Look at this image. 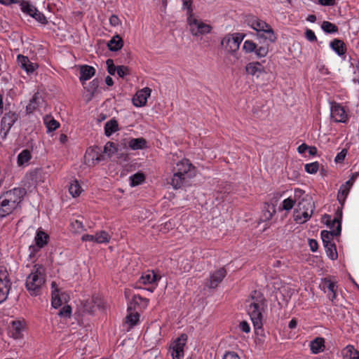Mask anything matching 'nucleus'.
I'll return each instance as SVG.
<instances>
[{"label": "nucleus", "mask_w": 359, "mask_h": 359, "mask_svg": "<svg viewBox=\"0 0 359 359\" xmlns=\"http://www.w3.org/2000/svg\"><path fill=\"white\" fill-rule=\"evenodd\" d=\"M46 269L40 264L34 265L26 278L25 286L32 296L39 295L46 282Z\"/></svg>", "instance_id": "obj_1"}, {"label": "nucleus", "mask_w": 359, "mask_h": 359, "mask_svg": "<svg viewBox=\"0 0 359 359\" xmlns=\"http://www.w3.org/2000/svg\"><path fill=\"white\" fill-rule=\"evenodd\" d=\"M247 311L255 328L262 326V312L266 306L264 296L255 291L248 301Z\"/></svg>", "instance_id": "obj_2"}, {"label": "nucleus", "mask_w": 359, "mask_h": 359, "mask_svg": "<svg viewBox=\"0 0 359 359\" xmlns=\"http://www.w3.org/2000/svg\"><path fill=\"white\" fill-rule=\"evenodd\" d=\"M315 206L311 198H303L297 204L294 212V219L297 223L304 224L307 222L313 213Z\"/></svg>", "instance_id": "obj_3"}, {"label": "nucleus", "mask_w": 359, "mask_h": 359, "mask_svg": "<svg viewBox=\"0 0 359 359\" xmlns=\"http://www.w3.org/2000/svg\"><path fill=\"white\" fill-rule=\"evenodd\" d=\"M248 25L257 32L259 37L264 38L270 42L276 41V36L271 28L266 22L256 17H252L248 20Z\"/></svg>", "instance_id": "obj_4"}, {"label": "nucleus", "mask_w": 359, "mask_h": 359, "mask_svg": "<svg viewBox=\"0 0 359 359\" xmlns=\"http://www.w3.org/2000/svg\"><path fill=\"white\" fill-rule=\"evenodd\" d=\"M187 25L192 35L198 36L208 34L212 27L194 14L187 16Z\"/></svg>", "instance_id": "obj_5"}, {"label": "nucleus", "mask_w": 359, "mask_h": 359, "mask_svg": "<svg viewBox=\"0 0 359 359\" xmlns=\"http://www.w3.org/2000/svg\"><path fill=\"white\" fill-rule=\"evenodd\" d=\"M27 329V325L24 319L12 320L8 329V336L15 340H20L24 337V332Z\"/></svg>", "instance_id": "obj_6"}, {"label": "nucleus", "mask_w": 359, "mask_h": 359, "mask_svg": "<svg viewBox=\"0 0 359 359\" xmlns=\"http://www.w3.org/2000/svg\"><path fill=\"white\" fill-rule=\"evenodd\" d=\"M244 38L241 34L226 35L222 40V46L229 53H235L239 49L240 44Z\"/></svg>", "instance_id": "obj_7"}, {"label": "nucleus", "mask_w": 359, "mask_h": 359, "mask_svg": "<svg viewBox=\"0 0 359 359\" xmlns=\"http://www.w3.org/2000/svg\"><path fill=\"white\" fill-rule=\"evenodd\" d=\"M187 341V336L186 334H182L172 342L170 350L172 359H183L184 347L186 345Z\"/></svg>", "instance_id": "obj_8"}, {"label": "nucleus", "mask_w": 359, "mask_h": 359, "mask_svg": "<svg viewBox=\"0 0 359 359\" xmlns=\"http://www.w3.org/2000/svg\"><path fill=\"white\" fill-rule=\"evenodd\" d=\"M11 287V281L6 268L0 266V303L7 298Z\"/></svg>", "instance_id": "obj_9"}, {"label": "nucleus", "mask_w": 359, "mask_h": 359, "mask_svg": "<svg viewBox=\"0 0 359 359\" xmlns=\"http://www.w3.org/2000/svg\"><path fill=\"white\" fill-rule=\"evenodd\" d=\"M18 116L15 112L9 111L3 116L1 121L0 134L3 138H5L10 131L11 128L18 120Z\"/></svg>", "instance_id": "obj_10"}, {"label": "nucleus", "mask_w": 359, "mask_h": 359, "mask_svg": "<svg viewBox=\"0 0 359 359\" xmlns=\"http://www.w3.org/2000/svg\"><path fill=\"white\" fill-rule=\"evenodd\" d=\"M26 191L23 188H14L10 191H6L3 195L5 196L6 201H10L13 205L17 207L21 203L23 196L25 195Z\"/></svg>", "instance_id": "obj_11"}, {"label": "nucleus", "mask_w": 359, "mask_h": 359, "mask_svg": "<svg viewBox=\"0 0 359 359\" xmlns=\"http://www.w3.org/2000/svg\"><path fill=\"white\" fill-rule=\"evenodd\" d=\"M193 169L194 167L189 161L187 159L182 158L176 163V165L173 167L172 171L190 179L192 177L191 171Z\"/></svg>", "instance_id": "obj_12"}, {"label": "nucleus", "mask_w": 359, "mask_h": 359, "mask_svg": "<svg viewBox=\"0 0 359 359\" xmlns=\"http://www.w3.org/2000/svg\"><path fill=\"white\" fill-rule=\"evenodd\" d=\"M160 279L161 276L157 275L154 271H147L142 273L139 279V283L143 285H150L151 287L147 290L152 292L157 285V281Z\"/></svg>", "instance_id": "obj_13"}, {"label": "nucleus", "mask_w": 359, "mask_h": 359, "mask_svg": "<svg viewBox=\"0 0 359 359\" xmlns=\"http://www.w3.org/2000/svg\"><path fill=\"white\" fill-rule=\"evenodd\" d=\"M51 305L57 309L62 306L63 302H67L66 294L60 291L55 281L51 283Z\"/></svg>", "instance_id": "obj_14"}, {"label": "nucleus", "mask_w": 359, "mask_h": 359, "mask_svg": "<svg viewBox=\"0 0 359 359\" xmlns=\"http://www.w3.org/2000/svg\"><path fill=\"white\" fill-rule=\"evenodd\" d=\"M48 236L44 231H37L34 237V245L29 247L30 255L32 257L34 254L38 252L41 248L44 247L48 243Z\"/></svg>", "instance_id": "obj_15"}, {"label": "nucleus", "mask_w": 359, "mask_h": 359, "mask_svg": "<svg viewBox=\"0 0 359 359\" xmlns=\"http://www.w3.org/2000/svg\"><path fill=\"white\" fill-rule=\"evenodd\" d=\"M17 62L19 67L23 69L28 75L33 74L39 67L37 63L31 62L28 57L22 55H18Z\"/></svg>", "instance_id": "obj_16"}, {"label": "nucleus", "mask_w": 359, "mask_h": 359, "mask_svg": "<svg viewBox=\"0 0 359 359\" xmlns=\"http://www.w3.org/2000/svg\"><path fill=\"white\" fill-rule=\"evenodd\" d=\"M151 90L148 88H144L138 90L133 98V103L137 107H142L146 105L147 99L150 97Z\"/></svg>", "instance_id": "obj_17"}, {"label": "nucleus", "mask_w": 359, "mask_h": 359, "mask_svg": "<svg viewBox=\"0 0 359 359\" xmlns=\"http://www.w3.org/2000/svg\"><path fill=\"white\" fill-rule=\"evenodd\" d=\"M125 296L130 302L129 309H135L136 306L141 309H145L148 305L149 300L147 299L143 298L139 294L131 295L129 290H126Z\"/></svg>", "instance_id": "obj_18"}, {"label": "nucleus", "mask_w": 359, "mask_h": 359, "mask_svg": "<svg viewBox=\"0 0 359 359\" xmlns=\"http://www.w3.org/2000/svg\"><path fill=\"white\" fill-rule=\"evenodd\" d=\"M333 224H337L336 230H332L331 231L324 230L321 231V238L325 247H327V245L332 244L331 241L333 236H338L341 232V222L338 219H334L333 220Z\"/></svg>", "instance_id": "obj_19"}, {"label": "nucleus", "mask_w": 359, "mask_h": 359, "mask_svg": "<svg viewBox=\"0 0 359 359\" xmlns=\"http://www.w3.org/2000/svg\"><path fill=\"white\" fill-rule=\"evenodd\" d=\"M331 117L336 122L344 123L347 120V114L344 107L336 103L332 104L331 106Z\"/></svg>", "instance_id": "obj_20"}, {"label": "nucleus", "mask_w": 359, "mask_h": 359, "mask_svg": "<svg viewBox=\"0 0 359 359\" xmlns=\"http://www.w3.org/2000/svg\"><path fill=\"white\" fill-rule=\"evenodd\" d=\"M245 71L248 74L257 78H259L260 76L266 73L264 67L262 63L259 62H252L248 63L245 67Z\"/></svg>", "instance_id": "obj_21"}, {"label": "nucleus", "mask_w": 359, "mask_h": 359, "mask_svg": "<svg viewBox=\"0 0 359 359\" xmlns=\"http://www.w3.org/2000/svg\"><path fill=\"white\" fill-rule=\"evenodd\" d=\"M226 272L224 268L217 269L210 276L208 286L211 288L217 287L226 276Z\"/></svg>", "instance_id": "obj_22"}, {"label": "nucleus", "mask_w": 359, "mask_h": 359, "mask_svg": "<svg viewBox=\"0 0 359 359\" xmlns=\"http://www.w3.org/2000/svg\"><path fill=\"white\" fill-rule=\"evenodd\" d=\"M323 289L325 293H327L328 298L332 301L336 299V292L337 290V285L336 283L325 279L323 283Z\"/></svg>", "instance_id": "obj_23"}, {"label": "nucleus", "mask_w": 359, "mask_h": 359, "mask_svg": "<svg viewBox=\"0 0 359 359\" xmlns=\"http://www.w3.org/2000/svg\"><path fill=\"white\" fill-rule=\"evenodd\" d=\"M17 208L16 205H13L10 201L7 202L5 200V196L2 195L0 197V219L11 214Z\"/></svg>", "instance_id": "obj_24"}, {"label": "nucleus", "mask_w": 359, "mask_h": 359, "mask_svg": "<svg viewBox=\"0 0 359 359\" xmlns=\"http://www.w3.org/2000/svg\"><path fill=\"white\" fill-rule=\"evenodd\" d=\"M309 346L312 353H320L325 350V339L323 337H316L310 342Z\"/></svg>", "instance_id": "obj_25"}, {"label": "nucleus", "mask_w": 359, "mask_h": 359, "mask_svg": "<svg viewBox=\"0 0 359 359\" xmlns=\"http://www.w3.org/2000/svg\"><path fill=\"white\" fill-rule=\"evenodd\" d=\"M352 186V182L350 180L347 181L345 184H342L340 187V189L338 191L337 199L340 203L343 204L347 197L350 189Z\"/></svg>", "instance_id": "obj_26"}, {"label": "nucleus", "mask_w": 359, "mask_h": 359, "mask_svg": "<svg viewBox=\"0 0 359 359\" xmlns=\"http://www.w3.org/2000/svg\"><path fill=\"white\" fill-rule=\"evenodd\" d=\"M341 355L345 359H359V351L353 346L348 345L341 351Z\"/></svg>", "instance_id": "obj_27"}, {"label": "nucleus", "mask_w": 359, "mask_h": 359, "mask_svg": "<svg viewBox=\"0 0 359 359\" xmlns=\"http://www.w3.org/2000/svg\"><path fill=\"white\" fill-rule=\"evenodd\" d=\"M80 73V80L84 81L89 80L95 75V69L93 67L83 65L81 67Z\"/></svg>", "instance_id": "obj_28"}, {"label": "nucleus", "mask_w": 359, "mask_h": 359, "mask_svg": "<svg viewBox=\"0 0 359 359\" xmlns=\"http://www.w3.org/2000/svg\"><path fill=\"white\" fill-rule=\"evenodd\" d=\"M188 180L189 178L187 177L174 172L173 176L170 180V184L173 187V188L179 189L184 186L187 182H188Z\"/></svg>", "instance_id": "obj_29"}, {"label": "nucleus", "mask_w": 359, "mask_h": 359, "mask_svg": "<svg viewBox=\"0 0 359 359\" xmlns=\"http://www.w3.org/2000/svg\"><path fill=\"white\" fill-rule=\"evenodd\" d=\"M32 158L31 151L28 149H23L18 156L17 163L18 166H26Z\"/></svg>", "instance_id": "obj_30"}, {"label": "nucleus", "mask_w": 359, "mask_h": 359, "mask_svg": "<svg viewBox=\"0 0 359 359\" xmlns=\"http://www.w3.org/2000/svg\"><path fill=\"white\" fill-rule=\"evenodd\" d=\"M43 123L47 128V132L50 133L57 130L60 124L51 116H46L43 118Z\"/></svg>", "instance_id": "obj_31"}, {"label": "nucleus", "mask_w": 359, "mask_h": 359, "mask_svg": "<svg viewBox=\"0 0 359 359\" xmlns=\"http://www.w3.org/2000/svg\"><path fill=\"white\" fill-rule=\"evenodd\" d=\"M276 213V207L273 204L265 203L262 211V219L263 221H269Z\"/></svg>", "instance_id": "obj_32"}, {"label": "nucleus", "mask_w": 359, "mask_h": 359, "mask_svg": "<svg viewBox=\"0 0 359 359\" xmlns=\"http://www.w3.org/2000/svg\"><path fill=\"white\" fill-rule=\"evenodd\" d=\"M330 47L339 55H343L346 52L345 43L339 39H334L331 41Z\"/></svg>", "instance_id": "obj_33"}, {"label": "nucleus", "mask_w": 359, "mask_h": 359, "mask_svg": "<svg viewBox=\"0 0 359 359\" xmlns=\"http://www.w3.org/2000/svg\"><path fill=\"white\" fill-rule=\"evenodd\" d=\"M147 142L142 138H133L129 140L128 146L133 150L142 149L146 147Z\"/></svg>", "instance_id": "obj_34"}, {"label": "nucleus", "mask_w": 359, "mask_h": 359, "mask_svg": "<svg viewBox=\"0 0 359 359\" xmlns=\"http://www.w3.org/2000/svg\"><path fill=\"white\" fill-rule=\"evenodd\" d=\"M123 43L118 35H116L108 42V47L110 50L117 51L123 47Z\"/></svg>", "instance_id": "obj_35"}, {"label": "nucleus", "mask_w": 359, "mask_h": 359, "mask_svg": "<svg viewBox=\"0 0 359 359\" xmlns=\"http://www.w3.org/2000/svg\"><path fill=\"white\" fill-rule=\"evenodd\" d=\"M69 194L73 197H77L81 194V192L83 191V189L81 188L79 182L77 180H72L69 184Z\"/></svg>", "instance_id": "obj_36"}, {"label": "nucleus", "mask_w": 359, "mask_h": 359, "mask_svg": "<svg viewBox=\"0 0 359 359\" xmlns=\"http://www.w3.org/2000/svg\"><path fill=\"white\" fill-rule=\"evenodd\" d=\"M118 130V123L115 120H110L104 126V133L109 137L114 133Z\"/></svg>", "instance_id": "obj_37"}, {"label": "nucleus", "mask_w": 359, "mask_h": 359, "mask_svg": "<svg viewBox=\"0 0 359 359\" xmlns=\"http://www.w3.org/2000/svg\"><path fill=\"white\" fill-rule=\"evenodd\" d=\"M111 236L105 231H100L95 233V243L98 244L108 243Z\"/></svg>", "instance_id": "obj_38"}, {"label": "nucleus", "mask_w": 359, "mask_h": 359, "mask_svg": "<svg viewBox=\"0 0 359 359\" xmlns=\"http://www.w3.org/2000/svg\"><path fill=\"white\" fill-rule=\"evenodd\" d=\"M145 177L144 174L137 172L129 177L130 185L131 187H136L142 184L144 181Z\"/></svg>", "instance_id": "obj_39"}, {"label": "nucleus", "mask_w": 359, "mask_h": 359, "mask_svg": "<svg viewBox=\"0 0 359 359\" xmlns=\"http://www.w3.org/2000/svg\"><path fill=\"white\" fill-rule=\"evenodd\" d=\"M39 96L38 93L34 94L32 99L30 100L29 103L27 104L26 107V111L27 113H32L34 110L36 109L39 102Z\"/></svg>", "instance_id": "obj_40"}, {"label": "nucleus", "mask_w": 359, "mask_h": 359, "mask_svg": "<svg viewBox=\"0 0 359 359\" xmlns=\"http://www.w3.org/2000/svg\"><path fill=\"white\" fill-rule=\"evenodd\" d=\"M20 6L22 12L30 16H32L34 13L36 11V8L33 5L24 1L20 4Z\"/></svg>", "instance_id": "obj_41"}, {"label": "nucleus", "mask_w": 359, "mask_h": 359, "mask_svg": "<svg viewBox=\"0 0 359 359\" xmlns=\"http://www.w3.org/2000/svg\"><path fill=\"white\" fill-rule=\"evenodd\" d=\"M117 151V147L116 144L112 142H108L106 143L104 147V153L109 157H111Z\"/></svg>", "instance_id": "obj_42"}, {"label": "nucleus", "mask_w": 359, "mask_h": 359, "mask_svg": "<svg viewBox=\"0 0 359 359\" xmlns=\"http://www.w3.org/2000/svg\"><path fill=\"white\" fill-rule=\"evenodd\" d=\"M321 28L326 33H334L338 31L337 27L328 21H324L321 25Z\"/></svg>", "instance_id": "obj_43"}, {"label": "nucleus", "mask_w": 359, "mask_h": 359, "mask_svg": "<svg viewBox=\"0 0 359 359\" xmlns=\"http://www.w3.org/2000/svg\"><path fill=\"white\" fill-rule=\"evenodd\" d=\"M71 230L74 233H80L84 230L82 222L76 219L71 222Z\"/></svg>", "instance_id": "obj_44"}, {"label": "nucleus", "mask_w": 359, "mask_h": 359, "mask_svg": "<svg viewBox=\"0 0 359 359\" xmlns=\"http://www.w3.org/2000/svg\"><path fill=\"white\" fill-rule=\"evenodd\" d=\"M256 43L250 40H246L244 41L243 49L247 53H250L255 52L256 49Z\"/></svg>", "instance_id": "obj_45"}, {"label": "nucleus", "mask_w": 359, "mask_h": 359, "mask_svg": "<svg viewBox=\"0 0 359 359\" xmlns=\"http://www.w3.org/2000/svg\"><path fill=\"white\" fill-rule=\"evenodd\" d=\"M139 320V315L136 313H131L126 318V323L130 325V327L134 326Z\"/></svg>", "instance_id": "obj_46"}, {"label": "nucleus", "mask_w": 359, "mask_h": 359, "mask_svg": "<svg viewBox=\"0 0 359 359\" xmlns=\"http://www.w3.org/2000/svg\"><path fill=\"white\" fill-rule=\"evenodd\" d=\"M320 165L318 162H313L305 165V170L309 174H315L319 170Z\"/></svg>", "instance_id": "obj_47"}, {"label": "nucleus", "mask_w": 359, "mask_h": 359, "mask_svg": "<svg viewBox=\"0 0 359 359\" xmlns=\"http://www.w3.org/2000/svg\"><path fill=\"white\" fill-rule=\"evenodd\" d=\"M325 248L326 249L327 256L331 259L334 260L337 258V252L334 244H330V245H327V247Z\"/></svg>", "instance_id": "obj_48"}, {"label": "nucleus", "mask_w": 359, "mask_h": 359, "mask_svg": "<svg viewBox=\"0 0 359 359\" xmlns=\"http://www.w3.org/2000/svg\"><path fill=\"white\" fill-rule=\"evenodd\" d=\"M255 53L257 57H264L269 53V47L268 46H261L259 47L256 46Z\"/></svg>", "instance_id": "obj_49"}, {"label": "nucleus", "mask_w": 359, "mask_h": 359, "mask_svg": "<svg viewBox=\"0 0 359 359\" xmlns=\"http://www.w3.org/2000/svg\"><path fill=\"white\" fill-rule=\"evenodd\" d=\"M295 200L289 197L283 201V209L285 210H290L294 205Z\"/></svg>", "instance_id": "obj_50"}, {"label": "nucleus", "mask_w": 359, "mask_h": 359, "mask_svg": "<svg viewBox=\"0 0 359 359\" xmlns=\"http://www.w3.org/2000/svg\"><path fill=\"white\" fill-rule=\"evenodd\" d=\"M72 314V308L69 306H65L60 311L58 315L62 318H69Z\"/></svg>", "instance_id": "obj_51"}, {"label": "nucleus", "mask_w": 359, "mask_h": 359, "mask_svg": "<svg viewBox=\"0 0 359 359\" xmlns=\"http://www.w3.org/2000/svg\"><path fill=\"white\" fill-rule=\"evenodd\" d=\"M32 17L34 18L38 22H41V24L45 25L48 22L45 15L42 13L39 12L37 9L36 11L34 13Z\"/></svg>", "instance_id": "obj_52"}, {"label": "nucleus", "mask_w": 359, "mask_h": 359, "mask_svg": "<svg viewBox=\"0 0 359 359\" xmlns=\"http://www.w3.org/2000/svg\"><path fill=\"white\" fill-rule=\"evenodd\" d=\"M116 74L119 77L123 78L129 74V69L128 67L123 65L117 66Z\"/></svg>", "instance_id": "obj_53"}, {"label": "nucleus", "mask_w": 359, "mask_h": 359, "mask_svg": "<svg viewBox=\"0 0 359 359\" xmlns=\"http://www.w3.org/2000/svg\"><path fill=\"white\" fill-rule=\"evenodd\" d=\"M107 71L109 74L115 75L117 70V66H115L112 60L109 59L107 60Z\"/></svg>", "instance_id": "obj_54"}, {"label": "nucleus", "mask_w": 359, "mask_h": 359, "mask_svg": "<svg viewBox=\"0 0 359 359\" xmlns=\"http://www.w3.org/2000/svg\"><path fill=\"white\" fill-rule=\"evenodd\" d=\"M183 8L187 10V16L190 14H194L191 8L192 0H182Z\"/></svg>", "instance_id": "obj_55"}, {"label": "nucleus", "mask_w": 359, "mask_h": 359, "mask_svg": "<svg viewBox=\"0 0 359 359\" xmlns=\"http://www.w3.org/2000/svg\"><path fill=\"white\" fill-rule=\"evenodd\" d=\"M94 300L92 299L90 302H87L85 305H84V311L89 313H93L95 311V307L97 306L99 307L100 306L97 304V305H93V306H90V304L92 302H93Z\"/></svg>", "instance_id": "obj_56"}, {"label": "nucleus", "mask_w": 359, "mask_h": 359, "mask_svg": "<svg viewBox=\"0 0 359 359\" xmlns=\"http://www.w3.org/2000/svg\"><path fill=\"white\" fill-rule=\"evenodd\" d=\"M109 23L113 27H117L121 24L120 19L116 15H112L109 18Z\"/></svg>", "instance_id": "obj_57"}, {"label": "nucleus", "mask_w": 359, "mask_h": 359, "mask_svg": "<svg viewBox=\"0 0 359 359\" xmlns=\"http://www.w3.org/2000/svg\"><path fill=\"white\" fill-rule=\"evenodd\" d=\"M305 36L309 41H315L317 39L315 33L311 29H306Z\"/></svg>", "instance_id": "obj_58"}, {"label": "nucleus", "mask_w": 359, "mask_h": 359, "mask_svg": "<svg viewBox=\"0 0 359 359\" xmlns=\"http://www.w3.org/2000/svg\"><path fill=\"white\" fill-rule=\"evenodd\" d=\"M346 154H347L346 150V149H343L335 157V159H334L335 162L336 163H341V162H342L344 160V158H345V157L346 156Z\"/></svg>", "instance_id": "obj_59"}, {"label": "nucleus", "mask_w": 359, "mask_h": 359, "mask_svg": "<svg viewBox=\"0 0 359 359\" xmlns=\"http://www.w3.org/2000/svg\"><path fill=\"white\" fill-rule=\"evenodd\" d=\"M222 359H240L238 355L233 351L226 352L224 355Z\"/></svg>", "instance_id": "obj_60"}, {"label": "nucleus", "mask_w": 359, "mask_h": 359, "mask_svg": "<svg viewBox=\"0 0 359 359\" xmlns=\"http://www.w3.org/2000/svg\"><path fill=\"white\" fill-rule=\"evenodd\" d=\"M239 328L244 332L248 333L250 331V327L246 321H242L239 324Z\"/></svg>", "instance_id": "obj_61"}, {"label": "nucleus", "mask_w": 359, "mask_h": 359, "mask_svg": "<svg viewBox=\"0 0 359 359\" xmlns=\"http://www.w3.org/2000/svg\"><path fill=\"white\" fill-rule=\"evenodd\" d=\"M95 235H90V234H84L81 237V240L83 242H93L95 243Z\"/></svg>", "instance_id": "obj_62"}, {"label": "nucleus", "mask_w": 359, "mask_h": 359, "mask_svg": "<svg viewBox=\"0 0 359 359\" xmlns=\"http://www.w3.org/2000/svg\"><path fill=\"white\" fill-rule=\"evenodd\" d=\"M309 244L311 251L316 252L318 250V245L316 240L310 239Z\"/></svg>", "instance_id": "obj_63"}, {"label": "nucleus", "mask_w": 359, "mask_h": 359, "mask_svg": "<svg viewBox=\"0 0 359 359\" xmlns=\"http://www.w3.org/2000/svg\"><path fill=\"white\" fill-rule=\"evenodd\" d=\"M353 81L359 83V65L355 67L354 71Z\"/></svg>", "instance_id": "obj_64"}]
</instances>
